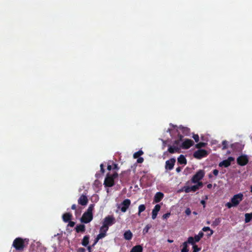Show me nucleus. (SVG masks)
Here are the masks:
<instances>
[{
    "mask_svg": "<svg viewBox=\"0 0 252 252\" xmlns=\"http://www.w3.org/2000/svg\"><path fill=\"white\" fill-rule=\"evenodd\" d=\"M28 244V240L20 237L16 238L13 242L12 246L17 251H22Z\"/></svg>",
    "mask_w": 252,
    "mask_h": 252,
    "instance_id": "f257e3e1",
    "label": "nucleus"
},
{
    "mask_svg": "<svg viewBox=\"0 0 252 252\" xmlns=\"http://www.w3.org/2000/svg\"><path fill=\"white\" fill-rule=\"evenodd\" d=\"M118 177V174L115 172L113 174L107 173L104 181L106 187H112L115 185V180Z\"/></svg>",
    "mask_w": 252,
    "mask_h": 252,
    "instance_id": "f03ea898",
    "label": "nucleus"
},
{
    "mask_svg": "<svg viewBox=\"0 0 252 252\" xmlns=\"http://www.w3.org/2000/svg\"><path fill=\"white\" fill-rule=\"evenodd\" d=\"M208 153L207 151L204 149H199L193 153V157L195 158L200 159L202 158H203L206 157Z\"/></svg>",
    "mask_w": 252,
    "mask_h": 252,
    "instance_id": "7ed1b4c3",
    "label": "nucleus"
},
{
    "mask_svg": "<svg viewBox=\"0 0 252 252\" xmlns=\"http://www.w3.org/2000/svg\"><path fill=\"white\" fill-rule=\"evenodd\" d=\"M115 222L116 220L114 216L109 215L104 219L102 224L109 227V226L112 225Z\"/></svg>",
    "mask_w": 252,
    "mask_h": 252,
    "instance_id": "20e7f679",
    "label": "nucleus"
},
{
    "mask_svg": "<svg viewBox=\"0 0 252 252\" xmlns=\"http://www.w3.org/2000/svg\"><path fill=\"white\" fill-rule=\"evenodd\" d=\"M205 172L203 170H198L196 174L193 176L191 181L193 183H196L201 180L204 176Z\"/></svg>",
    "mask_w": 252,
    "mask_h": 252,
    "instance_id": "39448f33",
    "label": "nucleus"
},
{
    "mask_svg": "<svg viewBox=\"0 0 252 252\" xmlns=\"http://www.w3.org/2000/svg\"><path fill=\"white\" fill-rule=\"evenodd\" d=\"M131 204V201L129 199H125L118 207V208H120L121 211L125 213L126 212L127 209L129 208Z\"/></svg>",
    "mask_w": 252,
    "mask_h": 252,
    "instance_id": "423d86ee",
    "label": "nucleus"
},
{
    "mask_svg": "<svg viewBox=\"0 0 252 252\" xmlns=\"http://www.w3.org/2000/svg\"><path fill=\"white\" fill-rule=\"evenodd\" d=\"M248 162L249 158L246 155H241L237 158V164L240 166H245Z\"/></svg>",
    "mask_w": 252,
    "mask_h": 252,
    "instance_id": "0eeeda50",
    "label": "nucleus"
},
{
    "mask_svg": "<svg viewBox=\"0 0 252 252\" xmlns=\"http://www.w3.org/2000/svg\"><path fill=\"white\" fill-rule=\"evenodd\" d=\"M243 195L241 193L234 195L231 199V202L233 204V205L236 206L239 203L243 200Z\"/></svg>",
    "mask_w": 252,
    "mask_h": 252,
    "instance_id": "6e6552de",
    "label": "nucleus"
},
{
    "mask_svg": "<svg viewBox=\"0 0 252 252\" xmlns=\"http://www.w3.org/2000/svg\"><path fill=\"white\" fill-rule=\"evenodd\" d=\"M93 219V215L90 214L86 212L83 214L80 220L83 223H88L91 221Z\"/></svg>",
    "mask_w": 252,
    "mask_h": 252,
    "instance_id": "1a4fd4ad",
    "label": "nucleus"
},
{
    "mask_svg": "<svg viewBox=\"0 0 252 252\" xmlns=\"http://www.w3.org/2000/svg\"><path fill=\"white\" fill-rule=\"evenodd\" d=\"M175 162L176 159L175 158H171L169 160L166 161L165 165V169L169 170L173 169Z\"/></svg>",
    "mask_w": 252,
    "mask_h": 252,
    "instance_id": "9d476101",
    "label": "nucleus"
},
{
    "mask_svg": "<svg viewBox=\"0 0 252 252\" xmlns=\"http://www.w3.org/2000/svg\"><path fill=\"white\" fill-rule=\"evenodd\" d=\"M194 144L192 140L190 139H186L182 143V146L185 149H188L192 146Z\"/></svg>",
    "mask_w": 252,
    "mask_h": 252,
    "instance_id": "9b49d317",
    "label": "nucleus"
},
{
    "mask_svg": "<svg viewBox=\"0 0 252 252\" xmlns=\"http://www.w3.org/2000/svg\"><path fill=\"white\" fill-rule=\"evenodd\" d=\"M160 208H161V206L159 204H157L154 207V208L152 210V218L153 220H155L157 218L158 212L159 211Z\"/></svg>",
    "mask_w": 252,
    "mask_h": 252,
    "instance_id": "f8f14e48",
    "label": "nucleus"
},
{
    "mask_svg": "<svg viewBox=\"0 0 252 252\" xmlns=\"http://www.w3.org/2000/svg\"><path fill=\"white\" fill-rule=\"evenodd\" d=\"M78 202L82 206L86 205L88 202L87 197L85 195H81L78 200Z\"/></svg>",
    "mask_w": 252,
    "mask_h": 252,
    "instance_id": "ddd939ff",
    "label": "nucleus"
},
{
    "mask_svg": "<svg viewBox=\"0 0 252 252\" xmlns=\"http://www.w3.org/2000/svg\"><path fill=\"white\" fill-rule=\"evenodd\" d=\"M164 194L161 192H158L156 193L154 196V201L156 203L159 202L163 198Z\"/></svg>",
    "mask_w": 252,
    "mask_h": 252,
    "instance_id": "4468645a",
    "label": "nucleus"
},
{
    "mask_svg": "<svg viewBox=\"0 0 252 252\" xmlns=\"http://www.w3.org/2000/svg\"><path fill=\"white\" fill-rule=\"evenodd\" d=\"M72 218V215L70 213H66L63 215L62 218L63 221L65 222H68Z\"/></svg>",
    "mask_w": 252,
    "mask_h": 252,
    "instance_id": "2eb2a0df",
    "label": "nucleus"
},
{
    "mask_svg": "<svg viewBox=\"0 0 252 252\" xmlns=\"http://www.w3.org/2000/svg\"><path fill=\"white\" fill-rule=\"evenodd\" d=\"M75 229L77 233H83L85 231L86 228L84 224H80L76 226Z\"/></svg>",
    "mask_w": 252,
    "mask_h": 252,
    "instance_id": "dca6fc26",
    "label": "nucleus"
},
{
    "mask_svg": "<svg viewBox=\"0 0 252 252\" xmlns=\"http://www.w3.org/2000/svg\"><path fill=\"white\" fill-rule=\"evenodd\" d=\"M178 162L180 164L186 165L187 164V161L184 155H180L178 158Z\"/></svg>",
    "mask_w": 252,
    "mask_h": 252,
    "instance_id": "f3484780",
    "label": "nucleus"
},
{
    "mask_svg": "<svg viewBox=\"0 0 252 252\" xmlns=\"http://www.w3.org/2000/svg\"><path fill=\"white\" fill-rule=\"evenodd\" d=\"M179 148L176 146H169L168 149V152L171 154H174L175 153L179 152Z\"/></svg>",
    "mask_w": 252,
    "mask_h": 252,
    "instance_id": "a211bd4d",
    "label": "nucleus"
},
{
    "mask_svg": "<svg viewBox=\"0 0 252 252\" xmlns=\"http://www.w3.org/2000/svg\"><path fill=\"white\" fill-rule=\"evenodd\" d=\"M124 238L126 240H130L132 237V233L130 230L126 231L124 234Z\"/></svg>",
    "mask_w": 252,
    "mask_h": 252,
    "instance_id": "6ab92c4d",
    "label": "nucleus"
},
{
    "mask_svg": "<svg viewBox=\"0 0 252 252\" xmlns=\"http://www.w3.org/2000/svg\"><path fill=\"white\" fill-rule=\"evenodd\" d=\"M90 236L89 235H85L82 241V245L83 246L86 247L88 246L89 243Z\"/></svg>",
    "mask_w": 252,
    "mask_h": 252,
    "instance_id": "aec40b11",
    "label": "nucleus"
},
{
    "mask_svg": "<svg viewBox=\"0 0 252 252\" xmlns=\"http://www.w3.org/2000/svg\"><path fill=\"white\" fill-rule=\"evenodd\" d=\"M143 248L141 245H136L133 247L130 252H142Z\"/></svg>",
    "mask_w": 252,
    "mask_h": 252,
    "instance_id": "412c9836",
    "label": "nucleus"
},
{
    "mask_svg": "<svg viewBox=\"0 0 252 252\" xmlns=\"http://www.w3.org/2000/svg\"><path fill=\"white\" fill-rule=\"evenodd\" d=\"M219 165L220 167L224 166L225 167H227L230 165V163L226 159H225L220 162Z\"/></svg>",
    "mask_w": 252,
    "mask_h": 252,
    "instance_id": "4be33fe9",
    "label": "nucleus"
},
{
    "mask_svg": "<svg viewBox=\"0 0 252 252\" xmlns=\"http://www.w3.org/2000/svg\"><path fill=\"white\" fill-rule=\"evenodd\" d=\"M246 223L249 222L252 220V213H246L245 215Z\"/></svg>",
    "mask_w": 252,
    "mask_h": 252,
    "instance_id": "5701e85b",
    "label": "nucleus"
},
{
    "mask_svg": "<svg viewBox=\"0 0 252 252\" xmlns=\"http://www.w3.org/2000/svg\"><path fill=\"white\" fill-rule=\"evenodd\" d=\"M204 236V233L202 231H200L198 235H196L194 236L195 241L198 242Z\"/></svg>",
    "mask_w": 252,
    "mask_h": 252,
    "instance_id": "b1692460",
    "label": "nucleus"
},
{
    "mask_svg": "<svg viewBox=\"0 0 252 252\" xmlns=\"http://www.w3.org/2000/svg\"><path fill=\"white\" fill-rule=\"evenodd\" d=\"M202 231L204 232L209 231L210 232L207 234L208 236H211L214 233V231L210 229L209 227L205 226L202 228Z\"/></svg>",
    "mask_w": 252,
    "mask_h": 252,
    "instance_id": "393cba45",
    "label": "nucleus"
},
{
    "mask_svg": "<svg viewBox=\"0 0 252 252\" xmlns=\"http://www.w3.org/2000/svg\"><path fill=\"white\" fill-rule=\"evenodd\" d=\"M221 219L220 218H216L212 222V226L213 227H216L220 224L221 222Z\"/></svg>",
    "mask_w": 252,
    "mask_h": 252,
    "instance_id": "a878e982",
    "label": "nucleus"
},
{
    "mask_svg": "<svg viewBox=\"0 0 252 252\" xmlns=\"http://www.w3.org/2000/svg\"><path fill=\"white\" fill-rule=\"evenodd\" d=\"M146 209V206L144 204L140 205L138 207V215L140 216L141 215V213L144 211Z\"/></svg>",
    "mask_w": 252,
    "mask_h": 252,
    "instance_id": "bb28decb",
    "label": "nucleus"
},
{
    "mask_svg": "<svg viewBox=\"0 0 252 252\" xmlns=\"http://www.w3.org/2000/svg\"><path fill=\"white\" fill-rule=\"evenodd\" d=\"M108 229L109 228L108 226H106L102 224V225L100 228L99 231L100 233H104L106 234V232L108 230Z\"/></svg>",
    "mask_w": 252,
    "mask_h": 252,
    "instance_id": "cd10ccee",
    "label": "nucleus"
},
{
    "mask_svg": "<svg viewBox=\"0 0 252 252\" xmlns=\"http://www.w3.org/2000/svg\"><path fill=\"white\" fill-rule=\"evenodd\" d=\"M143 154V152L141 150H139L133 154V158H140L139 157L141 156V155H142Z\"/></svg>",
    "mask_w": 252,
    "mask_h": 252,
    "instance_id": "c85d7f7f",
    "label": "nucleus"
},
{
    "mask_svg": "<svg viewBox=\"0 0 252 252\" xmlns=\"http://www.w3.org/2000/svg\"><path fill=\"white\" fill-rule=\"evenodd\" d=\"M183 246V248L181 250V252H188L189 249H188V242H184Z\"/></svg>",
    "mask_w": 252,
    "mask_h": 252,
    "instance_id": "c756f323",
    "label": "nucleus"
},
{
    "mask_svg": "<svg viewBox=\"0 0 252 252\" xmlns=\"http://www.w3.org/2000/svg\"><path fill=\"white\" fill-rule=\"evenodd\" d=\"M186 242H188V244H191L193 245H194V243L196 242L195 241L194 237H189L188 239V241Z\"/></svg>",
    "mask_w": 252,
    "mask_h": 252,
    "instance_id": "7c9ffc66",
    "label": "nucleus"
},
{
    "mask_svg": "<svg viewBox=\"0 0 252 252\" xmlns=\"http://www.w3.org/2000/svg\"><path fill=\"white\" fill-rule=\"evenodd\" d=\"M207 145L206 143L199 142L196 144L195 147L197 149H200L202 147H205Z\"/></svg>",
    "mask_w": 252,
    "mask_h": 252,
    "instance_id": "2f4dec72",
    "label": "nucleus"
},
{
    "mask_svg": "<svg viewBox=\"0 0 252 252\" xmlns=\"http://www.w3.org/2000/svg\"><path fill=\"white\" fill-rule=\"evenodd\" d=\"M94 205L93 204H90L86 212L90 214H93V211L94 208Z\"/></svg>",
    "mask_w": 252,
    "mask_h": 252,
    "instance_id": "473e14b6",
    "label": "nucleus"
},
{
    "mask_svg": "<svg viewBox=\"0 0 252 252\" xmlns=\"http://www.w3.org/2000/svg\"><path fill=\"white\" fill-rule=\"evenodd\" d=\"M180 129L182 130V132L186 134H187L188 133H189V129L188 127L180 126Z\"/></svg>",
    "mask_w": 252,
    "mask_h": 252,
    "instance_id": "72a5a7b5",
    "label": "nucleus"
},
{
    "mask_svg": "<svg viewBox=\"0 0 252 252\" xmlns=\"http://www.w3.org/2000/svg\"><path fill=\"white\" fill-rule=\"evenodd\" d=\"M222 150H225L227 148L228 142L226 140H223L222 142Z\"/></svg>",
    "mask_w": 252,
    "mask_h": 252,
    "instance_id": "f704fd0d",
    "label": "nucleus"
},
{
    "mask_svg": "<svg viewBox=\"0 0 252 252\" xmlns=\"http://www.w3.org/2000/svg\"><path fill=\"white\" fill-rule=\"evenodd\" d=\"M192 248H193L192 252H198L199 251H200L201 250V248H198L196 245H193Z\"/></svg>",
    "mask_w": 252,
    "mask_h": 252,
    "instance_id": "c9c22d12",
    "label": "nucleus"
},
{
    "mask_svg": "<svg viewBox=\"0 0 252 252\" xmlns=\"http://www.w3.org/2000/svg\"><path fill=\"white\" fill-rule=\"evenodd\" d=\"M106 235V234L104 233H99L97 235V237L98 239H102L103 238H104V237H105Z\"/></svg>",
    "mask_w": 252,
    "mask_h": 252,
    "instance_id": "e433bc0d",
    "label": "nucleus"
},
{
    "mask_svg": "<svg viewBox=\"0 0 252 252\" xmlns=\"http://www.w3.org/2000/svg\"><path fill=\"white\" fill-rule=\"evenodd\" d=\"M190 189L191 190V191H196L198 189V187H197V186H196L195 185H193V186H192L190 187Z\"/></svg>",
    "mask_w": 252,
    "mask_h": 252,
    "instance_id": "4c0bfd02",
    "label": "nucleus"
},
{
    "mask_svg": "<svg viewBox=\"0 0 252 252\" xmlns=\"http://www.w3.org/2000/svg\"><path fill=\"white\" fill-rule=\"evenodd\" d=\"M192 138L194 139L196 142H198L199 140V138L198 134H194L192 136Z\"/></svg>",
    "mask_w": 252,
    "mask_h": 252,
    "instance_id": "58836bf2",
    "label": "nucleus"
},
{
    "mask_svg": "<svg viewBox=\"0 0 252 252\" xmlns=\"http://www.w3.org/2000/svg\"><path fill=\"white\" fill-rule=\"evenodd\" d=\"M151 228V226L149 225H147L143 229L144 233H147L149 231V229Z\"/></svg>",
    "mask_w": 252,
    "mask_h": 252,
    "instance_id": "ea45409f",
    "label": "nucleus"
},
{
    "mask_svg": "<svg viewBox=\"0 0 252 252\" xmlns=\"http://www.w3.org/2000/svg\"><path fill=\"white\" fill-rule=\"evenodd\" d=\"M75 224V222L74 221H71V220L68 221V224L67 225L68 226L73 227Z\"/></svg>",
    "mask_w": 252,
    "mask_h": 252,
    "instance_id": "a19ab883",
    "label": "nucleus"
},
{
    "mask_svg": "<svg viewBox=\"0 0 252 252\" xmlns=\"http://www.w3.org/2000/svg\"><path fill=\"white\" fill-rule=\"evenodd\" d=\"M170 216V213H167L166 214H164L162 216V219H166L167 218H169Z\"/></svg>",
    "mask_w": 252,
    "mask_h": 252,
    "instance_id": "79ce46f5",
    "label": "nucleus"
},
{
    "mask_svg": "<svg viewBox=\"0 0 252 252\" xmlns=\"http://www.w3.org/2000/svg\"><path fill=\"white\" fill-rule=\"evenodd\" d=\"M113 167L112 168L113 169L118 170L119 169V167H118V165L116 163H113Z\"/></svg>",
    "mask_w": 252,
    "mask_h": 252,
    "instance_id": "37998d69",
    "label": "nucleus"
},
{
    "mask_svg": "<svg viewBox=\"0 0 252 252\" xmlns=\"http://www.w3.org/2000/svg\"><path fill=\"white\" fill-rule=\"evenodd\" d=\"M143 161H144V158H143L140 157L139 158H137V163H141L143 162Z\"/></svg>",
    "mask_w": 252,
    "mask_h": 252,
    "instance_id": "c03bdc74",
    "label": "nucleus"
},
{
    "mask_svg": "<svg viewBox=\"0 0 252 252\" xmlns=\"http://www.w3.org/2000/svg\"><path fill=\"white\" fill-rule=\"evenodd\" d=\"M185 213L187 215L189 216L191 214V210L189 208H187L185 210Z\"/></svg>",
    "mask_w": 252,
    "mask_h": 252,
    "instance_id": "a18cd8bd",
    "label": "nucleus"
},
{
    "mask_svg": "<svg viewBox=\"0 0 252 252\" xmlns=\"http://www.w3.org/2000/svg\"><path fill=\"white\" fill-rule=\"evenodd\" d=\"M100 171L103 174L105 172V170L104 169V165H103V163H101L100 165Z\"/></svg>",
    "mask_w": 252,
    "mask_h": 252,
    "instance_id": "49530a36",
    "label": "nucleus"
},
{
    "mask_svg": "<svg viewBox=\"0 0 252 252\" xmlns=\"http://www.w3.org/2000/svg\"><path fill=\"white\" fill-rule=\"evenodd\" d=\"M185 191L187 193L191 192V190L190 189V187L188 186V187H187L186 188H185Z\"/></svg>",
    "mask_w": 252,
    "mask_h": 252,
    "instance_id": "de8ad7c7",
    "label": "nucleus"
},
{
    "mask_svg": "<svg viewBox=\"0 0 252 252\" xmlns=\"http://www.w3.org/2000/svg\"><path fill=\"white\" fill-rule=\"evenodd\" d=\"M226 206H227L228 208H230L232 207L235 206L233 205V204L232 202L231 203L228 202L226 204Z\"/></svg>",
    "mask_w": 252,
    "mask_h": 252,
    "instance_id": "09e8293b",
    "label": "nucleus"
},
{
    "mask_svg": "<svg viewBox=\"0 0 252 252\" xmlns=\"http://www.w3.org/2000/svg\"><path fill=\"white\" fill-rule=\"evenodd\" d=\"M226 160L231 164V162L234 160V158L232 157H228Z\"/></svg>",
    "mask_w": 252,
    "mask_h": 252,
    "instance_id": "8fccbe9b",
    "label": "nucleus"
},
{
    "mask_svg": "<svg viewBox=\"0 0 252 252\" xmlns=\"http://www.w3.org/2000/svg\"><path fill=\"white\" fill-rule=\"evenodd\" d=\"M213 174H214L215 176H218V174H219V171H218V170H217V169H214V170L213 171Z\"/></svg>",
    "mask_w": 252,
    "mask_h": 252,
    "instance_id": "3c124183",
    "label": "nucleus"
},
{
    "mask_svg": "<svg viewBox=\"0 0 252 252\" xmlns=\"http://www.w3.org/2000/svg\"><path fill=\"white\" fill-rule=\"evenodd\" d=\"M99 240V239H98V238H97V237H96L95 238L94 240V244L92 245V247H94V246L96 245V244L98 242V240Z\"/></svg>",
    "mask_w": 252,
    "mask_h": 252,
    "instance_id": "603ef678",
    "label": "nucleus"
},
{
    "mask_svg": "<svg viewBox=\"0 0 252 252\" xmlns=\"http://www.w3.org/2000/svg\"><path fill=\"white\" fill-rule=\"evenodd\" d=\"M85 249L83 248H79L77 250V252H85Z\"/></svg>",
    "mask_w": 252,
    "mask_h": 252,
    "instance_id": "864d4df0",
    "label": "nucleus"
},
{
    "mask_svg": "<svg viewBox=\"0 0 252 252\" xmlns=\"http://www.w3.org/2000/svg\"><path fill=\"white\" fill-rule=\"evenodd\" d=\"M197 183V184L196 185V186H197V187H198V189L199 188V187H201L203 186V184L202 182H200L198 181Z\"/></svg>",
    "mask_w": 252,
    "mask_h": 252,
    "instance_id": "5fc2aeb1",
    "label": "nucleus"
},
{
    "mask_svg": "<svg viewBox=\"0 0 252 252\" xmlns=\"http://www.w3.org/2000/svg\"><path fill=\"white\" fill-rule=\"evenodd\" d=\"M181 167H178L176 169V171L177 172L179 173L181 171Z\"/></svg>",
    "mask_w": 252,
    "mask_h": 252,
    "instance_id": "6e6d98bb",
    "label": "nucleus"
},
{
    "mask_svg": "<svg viewBox=\"0 0 252 252\" xmlns=\"http://www.w3.org/2000/svg\"><path fill=\"white\" fill-rule=\"evenodd\" d=\"M111 169H112V167L111 165L108 164L107 165V170L109 171H110Z\"/></svg>",
    "mask_w": 252,
    "mask_h": 252,
    "instance_id": "4d7b16f0",
    "label": "nucleus"
},
{
    "mask_svg": "<svg viewBox=\"0 0 252 252\" xmlns=\"http://www.w3.org/2000/svg\"><path fill=\"white\" fill-rule=\"evenodd\" d=\"M71 209L72 210H76V205L75 204H73L71 206Z\"/></svg>",
    "mask_w": 252,
    "mask_h": 252,
    "instance_id": "13d9d810",
    "label": "nucleus"
},
{
    "mask_svg": "<svg viewBox=\"0 0 252 252\" xmlns=\"http://www.w3.org/2000/svg\"><path fill=\"white\" fill-rule=\"evenodd\" d=\"M207 187L208 189H211L212 187V185L211 184H209L207 185Z\"/></svg>",
    "mask_w": 252,
    "mask_h": 252,
    "instance_id": "bf43d9fd",
    "label": "nucleus"
},
{
    "mask_svg": "<svg viewBox=\"0 0 252 252\" xmlns=\"http://www.w3.org/2000/svg\"><path fill=\"white\" fill-rule=\"evenodd\" d=\"M92 247H92V246H88V247H87V249H88V251H91V248H92Z\"/></svg>",
    "mask_w": 252,
    "mask_h": 252,
    "instance_id": "052dcab7",
    "label": "nucleus"
},
{
    "mask_svg": "<svg viewBox=\"0 0 252 252\" xmlns=\"http://www.w3.org/2000/svg\"><path fill=\"white\" fill-rule=\"evenodd\" d=\"M201 203L202 204H203L204 205V207H205V201L204 200H202L201 201Z\"/></svg>",
    "mask_w": 252,
    "mask_h": 252,
    "instance_id": "680f3d73",
    "label": "nucleus"
},
{
    "mask_svg": "<svg viewBox=\"0 0 252 252\" xmlns=\"http://www.w3.org/2000/svg\"><path fill=\"white\" fill-rule=\"evenodd\" d=\"M167 241H168L169 243H171L173 242V240H170V239H168V240H167Z\"/></svg>",
    "mask_w": 252,
    "mask_h": 252,
    "instance_id": "e2e57ef3",
    "label": "nucleus"
},
{
    "mask_svg": "<svg viewBox=\"0 0 252 252\" xmlns=\"http://www.w3.org/2000/svg\"><path fill=\"white\" fill-rule=\"evenodd\" d=\"M209 177L210 178H212V175H211V174H209Z\"/></svg>",
    "mask_w": 252,
    "mask_h": 252,
    "instance_id": "0e129e2a",
    "label": "nucleus"
},
{
    "mask_svg": "<svg viewBox=\"0 0 252 252\" xmlns=\"http://www.w3.org/2000/svg\"><path fill=\"white\" fill-rule=\"evenodd\" d=\"M251 192L252 193V185L251 186Z\"/></svg>",
    "mask_w": 252,
    "mask_h": 252,
    "instance_id": "69168bd1",
    "label": "nucleus"
},
{
    "mask_svg": "<svg viewBox=\"0 0 252 252\" xmlns=\"http://www.w3.org/2000/svg\"><path fill=\"white\" fill-rule=\"evenodd\" d=\"M207 223L209 224L210 223V222L209 221H207Z\"/></svg>",
    "mask_w": 252,
    "mask_h": 252,
    "instance_id": "338daca9",
    "label": "nucleus"
},
{
    "mask_svg": "<svg viewBox=\"0 0 252 252\" xmlns=\"http://www.w3.org/2000/svg\"><path fill=\"white\" fill-rule=\"evenodd\" d=\"M180 138L181 139L183 136L181 135H180Z\"/></svg>",
    "mask_w": 252,
    "mask_h": 252,
    "instance_id": "774afa93",
    "label": "nucleus"
}]
</instances>
